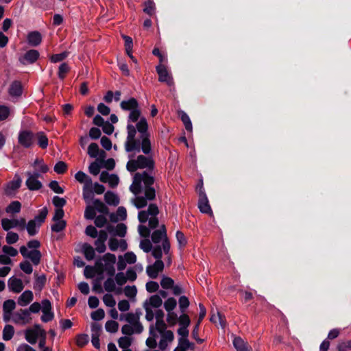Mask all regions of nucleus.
<instances>
[{"label":"nucleus","instance_id":"nucleus-1","mask_svg":"<svg viewBox=\"0 0 351 351\" xmlns=\"http://www.w3.org/2000/svg\"><path fill=\"white\" fill-rule=\"evenodd\" d=\"M123 110L130 111L127 125V138L124 144L126 152H142L148 155L152 151L150 134L148 132V124L144 117H141L136 123V126L130 122H136L141 114L138 101L131 97L123 100L120 104Z\"/></svg>","mask_w":351,"mask_h":351},{"label":"nucleus","instance_id":"nucleus-2","mask_svg":"<svg viewBox=\"0 0 351 351\" xmlns=\"http://www.w3.org/2000/svg\"><path fill=\"white\" fill-rule=\"evenodd\" d=\"M154 178L149 175L147 171L136 173L134 176L133 183L130 189L132 193L137 195L143 192V196H136L132 202L137 208H142L147 205L148 201L156 198V190L153 187Z\"/></svg>","mask_w":351,"mask_h":351},{"label":"nucleus","instance_id":"nucleus-3","mask_svg":"<svg viewBox=\"0 0 351 351\" xmlns=\"http://www.w3.org/2000/svg\"><path fill=\"white\" fill-rule=\"evenodd\" d=\"M158 213L159 209L156 204H150L147 210H141L138 213V219L141 223H144L148 221V227L145 225H139L138 227L139 234L141 237H149L150 229H154L158 226Z\"/></svg>","mask_w":351,"mask_h":351},{"label":"nucleus","instance_id":"nucleus-4","mask_svg":"<svg viewBox=\"0 0 351 351\" xmlns=\"http://www.w3.org/2000/svg\"><path fill=\"white\" fill-rule=\"evenodd\" d=\"M116 263V256L111 253L105 254L102 258L95 261L97 267V274H101L104 271L112 277L115 274L114 264Z\"/></svg>","mask_w":351,"mask_h":351},{"label":"nucleus","instance_id":"nucleus-5","mask_svg":"<svg viewBox=\"0 0 351 351\" xmlns=\"http://www.w3.org/2000/svg\"><path fill=\"white\" fill-rule=\"evenodd\" d=\"M155 162L152 157L139 155L136 159L130 160L126 165L128 171L134 172L138 169H147L148 171H152L154 168Z\"/></svg>","mask_w":351,"mask_h":351},{"label":"nucleus","instance_id":"nucleus-6","mask_svg":"<svg viewBox=\"0 0 351 351\" xmlns=\"http://www.w3.org/2000/svg\"><path fill=\"white\" fill-rule=\"evenodd\" d=\"M48 210L47 207H44L39 210V213L33 219L28 221L25 229L29 236H34L38 232V230L45 222Z\"/></svg>","mask_w":351,"mask_h":351},{"label":"nucleus","instance_id":"nucleus-7","mask_svg":"<svg viewBox=\"0 0 351 351\" xmlns=\"http://www.w3.org/2000/svg\"><path fill=\"white\" fill-rule=\"evenodd\" d=\"M19 250L21 255L25 258L29 259L34 265H38L40 263L42 254L38 250H28L26 246L22 245Z\"/></svg>","mask_w":351,"mask_h":351},{"label":"nucleus","instance_id":"nucleus-8","mask_svg":"<svg viewBox=\"0 0 351 351\" xmlns=\"http://www.w3.org/2000/svg\"><path fill=\"white\" fill-rule=\"evenodd\" d=\"M156 72L158 75V81L160 82L166 83L169 86H173L174 82L172 75L167 71V67L160 64L156 67Z\"/></svg>","mask_w":351,"mask_h":351},{"label":"nucleus","instance_id":"nucleus-9","mask_svg":"<svg viewBox=\"0 0 351 351\" xmlns=\"http://www.w3.org/2000/svg\"><path fill=\"white\" fill-rule=\"evenodd\" d=\"M32 320L31 313L27 309H19L12 315V321L15 324L25 325Z\"/></svg>","mask_w":351,"mask_h":351},{"label":"nucleus","instance_id":"nucleus-10","mask_svg":"<svg viewBox=\"0 0 351 351\" xmlns=\"http://www.w3.org/2000/svg\"><path fill=\"white\" fill-rule=\"evenodd\" d=\"M101 331V326L99 324L94 322L91 324V342L97 349L100 348L99 337Z\"/></svg>","mask_w":351,"mask_h":351},{"label":"nucleus","instance_id":"nucleus-11","mask_svg":"<svg viewBox=\"0 0 351 351\" xmlns=\"http://www.w3.org/2000/svg\"><path fill=\"white\" fill-rule=\"evenodd\" d=\"M39 55V52L37 50L30 49L23 56H21L19 60L23 65L33 64L38 59Z\"/></svg>","mask_w":351,"mask_h":351},{"label":"nucleus","instance_id":"nucleus-12","mask_svg":"<svg viewBox=\"0 0 351 351\" xmlns=\"http://www.w3.org/2000/svg\"><path fill=\"white\" fill-rule=\"evenodd\" d=\"M108 239V233L106 230H101L99 232V237L95 241V250L99 253H104L106 250V241Z\"/></svg>","mask_w":351,"mask_h":351},{"label":"nucleus","instance_id":"nucleus-13","mask_svg":"<svg viewBox=\"0 0 351 351\" xmlns=\"http://www.w3.org/2000/svg\"><path fill=\"white\" fill-rule=\"evenodd\" d=\"M36 329H27L25 332V339L31 344H35L39 335H45V331L40 329L39 325H35Z\"/></svg>","mask_w":351,"mask_h":351},{"label":"nucleus","instance_id":"nucleus-14","mask_svg":"<svg viewBox=\"0 0 351 351\" xmlns=\"http://www.w3.org/2000/svg\"><path fill=\"white\" fill-rule=\"evenodd\" d=\"M34 134L32 132L23 130L19 132L18 140L20 145L25 148L30 147L33 144Z\"/></svg>","mask_w":351,"mask_h":351},{"label":"nucleus","instance_id":"nucleus-15","mask_svg":"<svg viewBox=\"0 0 351 351\" xmlns=\"http://www.w3.org/2000/svg\"><path fill=\"white\" fill-rule=\"evenodd\" d=\"M164 269V263L161 260H156L152 265L147 267L146 271L147 275L153 279L158 277V273Z\"/></svg>","mask_w":351,"mask_h":351},{"label":"nucleus","instance_id":"nucleus-16","mask_svg":"<svg viewBox=\"0 0 351 351\" xmlns=\"http://www.w3.org/2000/svg\"><path fill=\"white\" fill-rule=\"evenodd\" d=\"M198 208L203 213L208 214L210 215L213 214L212 209L209 205L208 198L204 191H200L199 193Z\"/></svg>","mask_w":351,"mask_h":351},{"label":"nucleus","instance_id":"nucleus-17","mask_svg":"<svg viewBox=\"0 0 351 351\" xmlns=\"http://www.w3.org/2000/svg\"><path fill=\"white\" fill-rule=\"evenodd\" d=\"M8 286L11 291L16 293L21 292L24 288L23 281L14 276L9 278Z\"/></svg>","mask_w":351,"mask_h":351},{"label":"nucleus","instance_id":"nucleus-18","mask_svg":"<svg viewBox=\"0 0 351 351\" xmlns=\"http://www.w3.org/2000/svg\"><path fill=\"white\" fill-rule=\"evenodd\" d=\"M27 176L28 178L26 180V186L30 191H37L42 188V183L35 177L32 176L31 172H27Z\"/></svg>","mask_w":351,"mask_h":351},{"label":"nucleus","instance_id":"nucleus-19","mask_svg":"<svg viewBox=\"0 0 351 351\" xmlns=\"http://www.w3.org/2000/svg\"><path fill=\"white\" fill-rule=\"evenodd\" d=\"M28 44L32 47H36L42 42V36L38 31H33L27 34Z\"/></svg>","mask_w":351,"mask_h":351},{"label":"nucleus","instance_id":"nucleus-20","mask_svg":"<svg viewBox=\"0 0 351 351\" xmlns=\"http://www.w3.org/2000/svg\"><path fill=\"white\" fill-rule=\"evenodd\" d=\"M167 237V230L165 225H162L158 230H156L152 234V240L154 243H160L162 239Z\"/></svg>","mask_w":351,"mask_h":351},{"label":"nucleus","instance_id":"nucleus-21","mask_svg":"<svg viewBox=\"0 0 351 351\" xmlns=\"http://www.w3.org/2000/svg\"><path fill=\"white\" fill-rule=\"evenodd\" d=\"M107 230L110 233L114 232V234L123 237L126 234L127 227L124 223H118L115 228L112 225H108L107 226Z\"/></svg>","mask_w":351,"mask_h":351},{"label":"nucleus","instance_id":"nucleus-22","mask_svg":"<svg viewBox=\"0 0 351 351\" xmlns=\"http://www.w3.org/2000/svg\"><path fill=\"white\" fill-rule=\"evenodd\" d=\"M233 345L237 351H251V347L240 337H234Z\"/></svg>","mask_w":351,"mask_h":351},{"label":"nucleus","instance_id":"nucleus-23","mask_svg":"<svg viewBox=\"0 0 351 351\" xmlns=\"http://www.w3.org/2000/svg\"><path fill=\"white\" fill-rule=\"evenodd\" d=\"M34 298L33 293L31 291H25L18 299V304L21 306H25L29 304Z\"/></svg>","mask_w":351,"mask_h":351},{"label":"nucleus","instance_id":"nucleus-24","mask_svg":"<svg viewBox=\"0 0 351 351\" xmlns=\"http://www.w3.org/2000/svg\"><path fill=\"white\" fill-rule=\"evenodd\" d=\"M23 87L21 82L14 81L10 86L9 93L11 96L19 97L22 94Z\"/></svg>","mask_w":351,"mask_h":351},{"label":"nucleus","instance_id":"nucleus-25","mask_svg":"<svg viewBox=\"0 0 351 351\" xmlns=\"http://www.w3.org/2000/svg\"><path fill=\"white\" fill-rule=\"evenodd\" d=\"M82 250L86 260L91 261L95 258V250L91 245L87 243H84L82 246Z\"/></svg>","mask_w":351,"mask_h":351},{"label":"nucleus","instance_id":"nucleus-26","mask_svg":"<svg viewBox=\"0 0 351 351\" xmlns=\"http://www.w3.org/2000/svg\"><path fill=\"white\" fill-rule=\"evenodd\" d=\"M75 178L80 183H83L84 186L93 185L91 178L82 171H80L75 173Z\"/></svg>","mask_w":351,"mask_h":351},{"label":"nucleus","instance_id":"nucleus-27","mask_svg":"<svg viewBox=\"0 0 351 351\" xmlns=\"http://www.w3.org/2000/svg\"><path fill=\"white\" fill-rule=\"evenodd\" d=\"M104 200L108 205L117 206L119 203V199L112 191H107L104 195Z\"/></svg>","mask_w":351,"mask_h":351},{"label":"nucleus","instance_id":"nucleus-28","mask_svg":"<svg viewBox=\"0 0 351 351\" xmlns=\"http://www.w3.org/2000/svg\"><path fill=\"white\" fill-rule=\"evenodd\" d=\"M149 332L152 337L147 339L146 345L150 348H155L157 346L156 340V335L154 332V327L153 325L149 327Z\"/></svg>","mask_w":351,"mask_h":351},{"label":"nucleus","instance_id":"nucleus-29","mask_svg":"<svg viewBox=\"0 0 351 351\" xmlns=\"http://www.w3.org/2000/svg\"><path fill=\"white\" fill-rule=\"evenodd\" d=\"M145 302H147L149 306L153 308H159L162 304L161 298L157 294L152 295L149 300H147Z\"/></svg>","mask_w":351,"mask_h":351},{"label":"nucleus","instance_id":"nucleus-30","mask_svg":"<svg viewBox=\"0 0 351 351\" xmlns=\"http://www.w3.org/2000/svg\"><path fill=\"white\" fill-rule=\"evenodd\" d=\"M21 204L19 201H14L11 202L5 208L8 213L14 214L20 212Z\"/></svg>","mask_w":351,"mask_h":351},{"label":"nucleus","instance_id":"nucleus-31","mask_svg":"<svg viewBox=\"0 0 351 351\" xmlns=\"http://www.w3.org/2000/svg\"><path fill=\"white\" fill-rule=\"evenodd\" d=\"M38 144L42 149H45L48 146V138L43 132H39L36 134Z\"/></svg>","mask_w":351,"mask_h":351},{"label":"nucleus","instance_id":"nucleus-32","mask_svg":"<svg viewBox=\"0 0 351 351\" xmlns=\"http://www.w3.org/2000/svg\"><path fill=\"white\" fill-rule=\"evenodd\" d=\"M16 303L13 300H8L3 302V311L4 314L11 315L12 311L15 308Z\"/></svg>","mask_w":351,"mask_h":351},{"label":"nucleus","instance_id":"nucleus-33","mask_svg":"<svg viewBox=\"0 0 351 351\" xmlns=\"http://www.w3.org/2000/svg\"><path fill=\"white\" fill-rule=\"evenodd\" d=\"M179 115L182 121L183 122V123L185 126V129L189 132H191L193 127H192L191 121L190 118L188 116V114L186 112H184V111H181V112H180Z\"/></svg>","mask_w":351,"mask_h":351},{"label":"nucleus","instance_id":"nucleus-34","mask_svg":"<svg viewBox=\"0 0 351 351\" xmlns=\"http://www.w3.org/2000/svg\"><path fill=\"white\" fill-rule=\"evenodd\" d=\"M94 208L96 209L99 213H103V214H108V208L105 205L104 202H102L100 199H96L93 201Z\"/></svg>","mask_w":351,"mask_h":351},{"label":"nucleus","instance_id":"nucleus-35","mask_svg":"<svg viewBox=\"0 0 351 351\" xmlns=\"http://www.w3.org/2000/svg\"><path fill=\"white\" fill-rule=\"evenodd\" d=\"M14 333V327L12 325H5L3 330V339L5 341L10 340Z\"/></svg>","mask_w":351,"mask_h":351},{"label":"nucleus","instance_id":"nucleus-36","mask_svg":"<svg viewBox=\"0 0 351 351\" xmlns=\"http://www.w3.org/2000/svg\"><path fill=\"white\" fill-rule=\"evenodd\" d=\"M46 283V276L45 275H41L40 276H36V280L34 285V288L35 290L41 291L44 287Z\"/></svg>","mask_w":351,"mask_h":351},{"label":"nucleus","instance_id":"nucleus-37","mask_svg":"<svg viewBox=\"0 0 351 351\" xmlns=\"http://www.w3.org/2000/svg\"><path fill=\"white\" fill-rule=\"evenodd\" d=\"M1 226L4 230L8 231L11 228L16 227V219H2Z\"/></svg>","mask_w":351,"mask_h":351},{"label":"nucleus","instance_id":"nucleus-38","mask_svg":"<svg viewBox=\"0 0 351 351\" xmlns=\"http://www.w3.org/2000/svg\"><path fill=\"white\" fill-rule=\"evenodd\" d=\"M70 71L69 64L66 62L62 63L58 68V75L60 80H64L67 73Z\"/></svg>","mask_w":351,"mask_h":351},{"label":"nucleus","instance_id":"nucleus-39","mask_svg":"<svg viewBox=\"0 0 351 351\" xmlns=\"http://www.w3.org/2000/svg\"><path fill=\"white\" fill-rule=\"evenodd\" d=\"M124 294L126 297L129 298H134L136 297L137 293V289L136 286H126L123 289Z\"/></svg>","mask_w":351,"mask_h":351},{"label":"nucleus","instance_id":"nucleus-40","mask_svg":"<svg viewBox=\"0 0 351 351\" xmlns=\"http://www.w3.org/2000/svg\"><path fill=\"white\" fill-rule=\"evenodd\" d=\"M93 185H88L83 186V198L86 201V202H89V201L93 198Z\"/></svg>","mask_w":351,"mask_h":351},{"label":"nucleus","instance_id":"nucleus-41","mask_svg":"<svg viewBox=\"0 0 351 351\" xmlns=\"http://www.w3.org/2000/svg\"><path fill=\"white\" fill-rule=\"evenodd\" d=\"M143 12L149 16H152L155 13V4L152 1H147L144 3Z\"/></svg>","mask_w":351,"mask_h":351},{"label":"nucleus","instance_id":"nucleus-42","mask_svg":"<svg viewBox=\"0 0 351 351\" xmlns=\"http://www.w3.org/2000/svg\"><path fill=\"white\" fill-rule=\"evenodd\" d=\"M69 56L68 51H63L60 53L53 54L50 57V60L53 63L61 62L66 59Z\"/></svg>","mask_w":351,"mask_h":351},{"label":"nucleus","instance_id":"nucleus-43","mask_svg":"<svg viewBox=\"0 0 351 351\" xmlns=\"http://www.w3.org/2000/svg\"><path fill=\"white\" fill-rule=\"evenodd\" d=\"M177 302L175 298H169L164 303V307L167 312H171L176 306Z\"/></svg>","mask_w":351,"mask_h":351},{"label":"nucleus","instance_id":"nucleus-44","mask_svg":"<svg viewBox=\"0 0 351 351\" xmlns=\"http://www.w3.org/2000/svg\"><path fill=\"white\" fill-rule=\"evenodd\" d=\"M104 287L108 292H113L116 290L115 282L110 276L104 282Z\"/></svg>","mask_w":351,"mask_h":351},{"label":"nucleus","instance_id":"nucleus-45","mask_svg":"<svg viewBox=\"0 0 351 351\" xmlns=\"http://www.w3.org/2000/svg\"><path fill=\"white\" fill-rule=\"evenodd\" d=\"M106 330L111 333H114L118 330L119 324L113 320L108 321L105 325Z\"/></svg>","mask_w":351,"mask_h":351},{"label":"nucleus","instance_id":"nucleus-46","mask_svg":"<svg viewBox=\"0 0 351 351\" xmlns=\"http://www.w3.org/2000/svg\"><path fill=\"white\" fill-rule=\"evenodd\" d=\"M99 146L97 143H92L88 147V154L91 158H96L99 154Z\"/></svg>","mask_w":351,"mask_h":351},{"label":"nucleus","instance_id":"nucleus-47","mask_svg":"<svg viewBox=\"0 0 351 351\" xmlns=\"http://www.w3.org/2000/svg\"><path fill=\"white\" fill-rule=\"evenodd\" d=\"M55 223L51 226V230L55 232H59L63 230L66 227V221L64 220L54 221Z\"/></svg>","mask_w":351,"mask_h":351},{"label":"nucleus","instance_id":"nucleus-48","mask_svg":"<svg viewBox=\"0 0 351 351\" xmlns=\"http://www.w3.org/2000/svg\"><path fill=\"white\" fill-rule=\"evenodd\" d=\"M89 337L86 334H80L77 336L76 343L79 347H83L88 343Z\"/></svg>","mask_w":351,"mask_h":351},{"label":"nucleus","instance_id":"nucleus-49","mask_svg":"<svg viewBox=\"0 0 351 351\" xmlns=\"http://www.w3.org/2000/svg\"><path fill=\"white\" fill-rule=\"evenodd\" d=\"M103 302L108 307L113 308L116 305V301L111 294H105L103 297Z\"/></svg>","mask_w":351,"mask_h":351},{"label":"nucleus","instance_id":"nucleus-50","mask_svg":"<svg viewBox=\"0 0 351 351\" xmlns=\"http://www.w3.org/2000/svg\"><path fill=\"white\" fill-rule=\"evenodd\" d=\"M189 300L187 297L183 295L179 299V307L182 313H184L189 306Z\"/></svg>","mask_w":351,"mask_h":351},{"label":"nucleus","instance_id":"nucleus-51","mask_svg":"<svg viewBox=\"0 0 351 351\" xmlns=\"http://www.w3.org/2000/svg\"><path fill=\"white\" fill-rule=\"evenodd\" d=\"M119 346L123 350H129L128 348L131 345V340L128 337H122L118 341Z\"/></svg>","mask_w":351,"mask_h":351},{"label":"nucleus","instance_id":"nucleus-52","mask_svg":"<svg viewBox=\"0 0 351 351\" xmlns=\"http://www.w3.org/2000/svg\"><path fill=\"white\" fill-rule=\"evenodd\" d=\"M85 234L87 236H89L91 238H94V239L99 237V232L97 231L96 228L92 225H89L86 228Z\"/></svg>","mask_w":351,"mask_h":351},{"label":"nucleus","instance_id":"nucleus-53","mask_svg":"<svg viewBox=\"0 0 351 351\" xmlns=\"http://www.w3.org/2000/svg\"><path fill=\"white\" fill-rule=\"evenodd\" d=\"M95 216L96 212L95 208L91 206H86L84 211V217L86 219H93L94 218H95Z\"/></svg>","mask_w":351,"mask_h":351},{"label":"nucleus","instance_id":"nucleus-54","mask_svg":"<svg viewBox=\"0 0 351 351\" xmlns=\"http://www.w3.org/2000/svg\"><path fill=\"white\" fill-rule=\"evenodd\" d=\"M143 307H144V308L145 310V312H146L145 319L148 322L153 321V319L154 318V316H155V313L152 311V308L150 306H149L147 302H145L144 303Z\"/></svg>","mask_w":351,"mask_h":351},{"label":"nucleus","instance_id":"nucleus-55","mask_svg":"<svg viewBox=\"0 0 351 351\" xmlns=\"http://www.w3.org/2000/svg\"><path fill=\"white\" fill-rule=\"evenodd\" d=\"M19 235L16 232H8L7 233L5 240L8 244H14L16 243L19 240Z\"/></svg>","mask_w":351,"mask_h":351},{"label":"nucleus","instance_id":"nucleus-56","mask_svg":"<svg viewBox=\"0 0 351 351\" xmlns=\"http://www.w3.org/2000/svg\"><path fill=\"white\" fill-rule=\"evenodd\" d=\"M96 273H97V267L95 266V267H92V266H89V265L86 266L84 271V276L86 278H93Z\"/></svg>","mask_w":351,"mask_h":351},{"label":"nucleus","instance_id":"nucleus-57","mask_svg":"<svg viewBox=\"0 0 351 351\" xmlns=\"http://www.w3.org/2000/svg\"><path fill=\"white\" fill-rule=\"evenodd\" d=\"M67 169L66 164L63 161L58 162L54 166V171L58 174L64 173Z\"/></svg>","mask_w":351,"mask_h":351},{"label":"nucleus","instance_id":"nucleus-58","mask_svg":"<svg viewBox=\"0 0 351 351\" xmlns=\"http://www.w3.org/2000/svg\"><path fill=\"white\" fill-rule=\"evenodd\" d=\"M21 269L24 271L27 274H30L32 273L33 269L30 263L27 261H25L21 262L19 265Z\"/></svg>","mask_w":351,"mask_h":351},{"label":"nucleus","instance_id":"nucleus-59","mask_svg":"<svg viewBox=\"0 0 351 351\" xmlns=\"http://www.w3.org/2000/svg\"><path fill=\"white\" fill-rule=\"evenodd\" d=\"M21 179L20 178L19 176H16L14 178L13 180H12L9 184H8V187L12 190V191H14V190H16L18 189L20 186H21Z\"/></svg>","mask_w":351,"mask_h":351},{"label":"nucleus","instance_id":"nucleus-60","mask_svg":"<svg viewBox=\"0 0 351 351\" xmlns=\"http://www.w3.org/2000/svg\"><path fill=\"white\" fill-rule=\"evenodd\" d=\"M176 236L180 247H184L186 245L187 241L183 232L178 230L176 232Z\"/></svg>","mask_w":351,"mask_h":351},{"label":"nucleus","instance_id":"nucleus-61","mask_svg":"<svg viewBox=\"0 0 351 351\" xmlns=\"http://www.w3.org/2000/svg\"><path fill=\"white\" fill-rule=\"evenodd\" d=\"M91 318L95 321H99L104 319L105 312L102 308H99L91 313Z\"/></svg>","mask_w":351,"mask_h":351},{"label":"nucleus","instance_id":"nucleus-62","mask_svg":"<svg viewBox=\"0 0 351 351\" xmlns=\"http://www.w3.org/2000/svg\"><path fill=\"white\" fill-rule=\"evenodd\" d=\"M174 285V281L169 277H163L160 281V285L164 289H170Z\"/></svg>","mask_w":351,"mask_h":351},{"label":"nucleus","instance_id":"nucleus-63","mask_svg":"<svg viewBox=\"0 0 351 351\" xmlns=\"http://www.w3.org/2000/svg\"><path fill=\"white\" fill-rule=\"evenodd\" d=\"M178 322L181 327H188L190 325L191 320L189 317L183 313L182 315L180 316L178 318Z\"/></svg>","mask_w":351,"mask_h":351},{"label":"nucleus","instance_id":"nucleus-64","mask_svg":"<svg viewBox=\"0 0 351 351\" xmlns=\"http://www.w3.org/2000/svg\"><path fill=\"white\" fill-rule=\"evenodd\" d=\"M337 348L338 351H348L351 350V339L339 343Z\"/></svg>","mask_w":351,"mask_h":351}]
</instances>
